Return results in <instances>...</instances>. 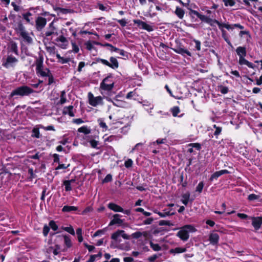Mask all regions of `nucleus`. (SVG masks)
<instances>
[{
    "instance_id": "f257e3e1",
    "label": "nucleus",
    "mask_w": 262,
    "mask_h": 262,
    "mask_svg": "<svg viewBox=\"0 0 262 262\" xmlns=\"http://www.w3.org/2000/svg\"><path fill=\"white\" fill-rule=\"evenodd\" d=\"M121 237L124 239H129L130 236L125 233L123 230H118L111 235L112 241L110 246L112 248L118 247L122 242Z\"/></svg>"
},
{
    "instance_id": "f03ea898",
    "label": "nucleus",
    "mask_w": 262,
    "mask_h": 262,
    "mask_svg": "<svg viewBox=\"0 0 262 262\" xmlns=\"http://www.w3.org/2000/svg\"><path fill=\"white\" fill-rule=\"evenodd\" d=\"M196 231L195 228L191 225H187L183 226L180 230L177 233V236L183 241H186L189 237V233L194 232Z\"/></svg>"
},
{
    "instance_id": "7ed1b4c3",
    "label": "nucleus",
    "mask_w": 262,
    "mask_h": 262,
    "mask_svg": "<svg viewBox=\"0 0 262 262\" xmlns=\"http://www.w3.org/2000/svg\"><path fill=\"white\" fill-rule=\"evenodd\" d=\"M33 90H32L30 87L26 85H23L18 87L14 89V90H13L10 96L11 97H12L14 96L17 95L21 97H23L25 96H28L30 94L33 93Z\"/></svg>"
},
{
    "instance_id": "20e7f679",
    "label": "nucleus",
    "mask_w": 262,
    "mask_h": 262,
    "mask_svg": "<svg viewBox=\"0 0 262 262\" xmlns=\"http://www.w3.org/2000/svg\"><path fill=\"white\" fill-rule=\"evenodd\" d=\"M15 31L25 41L29 43L32 42V38L29 36V33L26 30L25 27L21 22H19L17 24V27L15 28Z\"/></svg>"
},
{
    "instance_id": "39448f33",
    "label": "nucleus",
    "mask_w": 262,
    "mask_h": 262,
    "mask_svg": "<svg viewBox=\"0 0 262 262\" xmlns=\"http://www.w3.org/2000/svg\"><path fill=\"white\" fill-rule=\"evenodd\" d=\"M196 15L201 20L210 24L212 26H214V23L216 24L220 28H221V27L222 26V24L217 20L210 18L207 16L200 14L198 12H196Z\"/></svg>"
},
{
    "instance_id": "423d86ee",
    "label": "nucleus",
    "mask_w": 262,
    "mask_h": 262,
    "mask_svg": "<svg viewBox=\"0 0 262 262\" xmlns=\"http://www.w3.org/2000/svg\"><path fill=\"white\" fill-rule=\"evenodd\" d=\"M89 102L93 106H97L103 104L102 98L101 96L94 97L91 93L88 94Z\"/></svg>"
},
{
    "instance_id": "0eeeda50",
    "label": "nucleus",
    "mask_w": 262,
    "mask_h": 262,
    "mask_svg": "<svg viewBox=\"0 0 262 262\" xmlns=\"http://www.w3.org/2000/svg\"><path fill=\"white\" fill-rule=\"evenodd\" d=\"M18 62V59L12 56H8L5 61L3 62V66L8 69L14 67Z\"/></svg>"
},
{
    "instance_id": "6e6552de",
    "label": "nucleus",
    "mask_w": 262,
    "mask_h": 262,
    "mask_svg": "<svg viewBox=\"0 0 262 262\" xmlns=\"http://www.w3.org/2000/svg\"><path fill=\"white\" fill-rule=\"evenodd\" d=\"M47 20L45 18L38 16L35 20V27L37 31H40L45 27Z\"/></svg>"
},
{
    "instance_id": "1a4fd4ad",
    "label": "nucleus",
    "mask_w": 262,
    "mask_h": 262,
    "mask_svg": "<svg viewBox=\"0 0 262 262\" xmlns=\"http://www.w3.org/2000/svg\"><path fill=\"white\" fill-rule=\"evenodd\" d=\"M109 81V77H107L105 78L102 82L100 84V88L105 91H111L114 87V83H110L108 82Z\"/></svg>"
},
{
    "instance_id": "9d476101",
    "label": "nucleus",
    "mask_w": 262,
    "mask_h": 262,
    "mask_svg": "<svg viewBox=\"0 0 262 262\" xmlns=\"http://www.w3.org/2000/svg\"><path fill=\"white\" fill-rule=\"evenodd\" d=\"M252 225L255 230H258L260 228L262 224V217H252Z\"/></svg>"
},
{
    "instance_id": "9b49d317",
    "label": "nucleus",
    "mask_w": 262,
    "mask_h": 262,
    "mask_svg": "<svg viewBox=\"0 0 262 262\" xmlns=\"http://www.w3.org/2000/svg\"><path fill=\"white\" fill-rule=\"evenodd\" d=\"M209 240L212 245H216L219 240V235L216 233H211L209 235Z\"/></svg>"
},
{
    "instance_id": "f8f14e48",
    "label": "nucleus",
    "mask_w": 262,
    "mask_h": 262,
    "mask_svg": "<svg viewBox=\"0 0 262 262\" xmlns=\"http://www.w3.org/2000/svg\"><path fill=\"white\" fill-rule=\"evenodd\" d=\"M117 97L118 96L114 99V101L113 102V105L120 107H126L127 103L124 101L118 100L117 99Z\"/></svg>"
},
{
    "instance_id": "ddd939ff",
    "label": "nucleus",
    "mask_w": 262,
    "mask_h": 262,
    "mask_svg": "<svg viewBox=\"0 0 262 262\" xmlns=\"http://www.w3.org/2000/svg\"><path fill=\"white\" fill-rule=\"evenodd\" d=\"M120 215L116 214L113 215V220L110 222L109 226H112L115 224L121 225L123 223V220L120 219Z\"/></svg>"
},
{
    "instance_id": "4468645a",
    "label": "nucleus",
    "mask_w": 262,
    "mask_h": 262,
    "mask_svg": "<svg viewBox=\"0 0 262 262\" xmlns=\"http://www.w3.org/2000/svg\"><path fill=\"white\" fill-rule=\"evenodd\" d=\"M236 52L239 58L245 57L247 55L246 49L245 47H238L236 49Z\"/></svg>"
},
{
    "instance_id": "2eb2a0df",
    "label": "nucleus",
    "mask_w": 262,
    "mask_h": 262,
    "mask_svg": "<svg viewBox=\"0 0 262 262\" xmlns=\"http://www.w3.org/2000/svg\"><path fill=\"white\" fill-rule=\"evenodd\" d=\"M238 63L240 65H246L250 68L254 69L255 67V66L252 63L246 60L245 57L239 58Z\"/></svg>"
},
{
    "instance_id": "dca6fc26",
    "label": "nucleus",
    "mask_w": 262,
    "mask_h": 262,
    "mask_svg": "<svg viewBox=\"0 0 262 262\" xmlns=\"http://www.w3.org/2000/svg\"><path fill=\"white\" fill-rule=\"evenodd\" d=\"M229 172L226 169L224 170H221L218 171H216L214 172L210 177V181H212L213 179H216L221 176L224 174L228 173Z\"/></svg>"
},
{
    "instance_id": "f3484780",
    "label": "nucleus",
    "mask_w": 262,
    "mask_h": 262,
    "mask_svg": "<svg viewBox=\"0 0 262 262\" xmlns=\"http://www.w3.org/2000/svg\"><path fill=\"white\" fill-rule=\"evenodd\" d=\"M56 28L54 26L53 22H52L49 24L48 30L46 32L45 35L47 37L50 36L54 34Z\"/></svg>"
},
{
    "instance_id": "a211bd4d",
    "label": "nucleus",
    "mask_w": 262,
    "mask_h": 262,
    "mask_svg": "<svg viewBox=\"0 0 262 262\" xmlns=\"http://www.w3.org/2000/svg\"><path fill=\"white\" fill-rule=\"evenodd\" d=\"M107 206L110 209L115 212H121V211H123V209L121 207L113 203H109Z\"/></svg>"
},
{
    "instance_id": "6ab92c4d",
    "label": "nucleus",
    "mask_w": 262,
    "mask_h": 262,
    "mask_svg": "<svg viewBox=\"0 0 262 262\" xmlns=\"http://www.w3.org/2000/svg\"><path fill=\"white\" fill-rule=\"evenodd\" d=\"M174 51L177 53L180 54L183 56H185V54L189 56H191V54L189 51L181 47H179L177 48V49H174Z\"/></svg>"
},
{
    "instance_id": "aec40b11",
    "label": "nucleus",
    "mask_w": 262,
    "mask_h": 262,
    "mask_svg": "<svg viewBox=\"0 0 262 262\" xmlns=\"http://www.w3.org/2000/svg\"><path fill=\"white\" fill-rule=\"evenodd\" d=\"M63 113L65 115L68 114L71 117L74 116V113L73 112V106L70 105L67 107H64L63 109Z\"/></svg>"
},
{
    "instance_id": "412c9836",
    "label": "nucleus",
    "mask_w": 262,
    "mask_h": 262,
    "mask_svg": "<svg viewBox=\"0 0 262 262\" xmlns=\"http://www.w3.org/2000/svg\"><path fill=\"white\" fill-rule=\"evenodd\" d=\"M56 41L57 42L60 41L62 43V44L60 45V47L62 48H65L68 45V41L67 38L63 35H60L59 37L57 38L56 39Z\"/></svg>"
},
{
    "instance_id": "4be33fe9",
    "label": "nucleus",
    "mask_w": 262,
    "mask_h": 262,
    "mask_svg": "<svg viewBox=\"0 0 262 262\" xmlns=\"http://www.w3.org/2000/svg\"><path fill=\"white\" fill-rule=\"evenodd\" d=\"M32 15V13L30 12H27L22 14L23 18L27 23L33 25L32 19L30 18Z\"/></svg>"
},
{
    "instance_id": "5701e85b",
    "label": "nucleus",
    "mask_w": 262,
    "mask_h": 262,
    "mask_svg": "<svg viewBox=\"0 0 262 262\" xmlns=\"http://www.w3.org/2000/svg\"><path fill=\"white\" fill-rule=\"evenodd\" d=\"M147 235L148 233L146 231H144L143 232L137 231L132 234L130 236H132L134 238L137 239L141 237L142 236H144V237H146L147 236Z\"/></svg>"
},
{
    "instance_id": "b1692460",
    "label": "nucleus",
    "mask_w": 262,
    "mask_h": 262,
    "mask_svg": "<svg viewBox=\"0 0 262 262\" xmlns=\"http://www.w3.org/2000/svg\"><path fill=\"white\" fill-rule=\"evenodd\" d=\"M36 72L38 71H40L43 69V58L42 57H40L36 60Z\"/></svg>"
},
{
    "instance_id": "393cba45",
    "label": "nucleus",
    "mask_w": 262,
    "mask_h": 262,
    "mask_svg": "<svg viewBox=\"0 0 262 262\" xmlns=\"http://www.w3.org/2000/svg\"><path fill=\"white\" fill-rule=\"evenodd\" d=\"M110 61L111 63H110V67L113 68V69H117L119 67V63L116 58L111 57L110 58Z\"/></svg>"
},
{
    "instance_id": "a878e982",
    "label": "nucleus",
    "mask_w": 262,
    "mask_h": 262,
    "mask_svg": "<svg viewBox=\"0 0 262 262\" xmlns=\"http://www.w3.org/2000/svg\"><path fill=\"white\" fill-rule=\"evenodd\" d=\"M175 14L177 15V16L180 18L182 19L183 18L185 12L183 9H182L181 8L177 7L176 9L175 10Z\"/></svg>"
},
{
    "instance_id": "bb28decb",
    "label": "nucleus",
    "mask_w": 262,
    "mask_h": 262,
    "mask_svg": "<svg viewBox=\"0 0 262 262\" xmlns=\"http://www.w3.org/2000/svg\"><path fill=\"white\" fill-rule=\"evenodd\" d=\"M186 249L184 248L177 247L174 249H172L170 250V253H181L186 252Z\"/></svg>"
},
{
    "instance_id": "cd10ccee",
    "label": "nucleus",
    "mask_w": 262,
    "mask_h": 262,
    "mask_svg": "<svg viewBox=\"0 0 262 262\" xmlns=\"http://www.w3.org/2000/svg\"><path fill=\"white\" fill-rule=\"evenodd\" d=\"M110 50L112 52L115 51H119V55L122 56H127L126 52H125L124 50L117 48L113 46L112 45V47L110 48Z\"/></svg>"
},
{
    "instance_id": "c85d7f7f",
    "label": "nucleus",
    "mask_w": 262,
    "mask_h": 262,
    "mask_svg": "<svg viewBox=\"0 0 262 262\" xmlns=\"http://www.w3.org/2000/svg\"><path fill=\"white\" fill-rule=\"evenodd\" d=\"M78 208L77 207H75V206H64L62 209V211L63 212H71V211H76L77 210Z\"/></svg>"
},
{
    "instance_id": "c756f323",
    "label": "nucleus",
    "mask_w": 262,
    "mask_h": 262,
    "mask_svg": "<svg viewBox=\"0 0 262 262\" xmlns=\"http://www.w3.org/2000/svg\"><path fill=\"white\" fill-rule=\"evenodd\" d=\"M189 197L190 193L189 192L185 193L182 195V202L185 205H187L188 204Z\"/></svg>"
},
{
    "instance_id": "7c9ffc66",
    "label": "nucleus",
    "mask_w": 262,
    "mask_h": 262,
    "mask_svg": "<svg viewBox=\"0 0 262 262\" xmlns=\"http://www.w3.org/2000/svg\"><path fill=\"white\" fill-rule=\"evenodd\" d=\"M36 72L39 74L42 77H48L51 74L50 70L48 69H46L45 71H43L42 69L40 71H38Z\"/></svg>"
},
{
    "instance_id": "2f4dec72",
    "label": "nucleus",
    "mask_w": 262,
    "mask_h": 262,
    "mask_svg": "<svg viewBox=\"0 0 262 262\" xmlns=\"http://www.w3.org/2000/svg\"><path fill=\"white\" fill-rule=\"evenodd\" d=\"M78 132L83 133L84 134H89L91 133V129L87 126H83L78 129Z\"/></svg>"
},
{
    "instance_id": "473e14b6",
    "label": "nucleus",
    "mask_w": 262,
    "mask_h": 262,
    "mask_svg": "<svg viewBox=\"0 0 262 262\" xmlns=\"http://www.w3.org/2000/svg\"><path fill=\"white\" fill-rule=\"evenodd\" d=\"M149 245L150 246V247L155 251H159L161 250V247L158 244H154L153 242L150 241L149 242Z\"/></svg>"
},
{
    "instance_id": "72a5a7b5",
    "label": "nucleus",
    "mask_w": 262,
    "mask_h": 262,
    "mask_svg": "<svg viewBox=\"0 0 262 262\" xmlns=\"http://www.w3.org/2000/svg\"><path fill=\"white\" fill-rule=\"evenodd\" d=\"M10 50L15 54L18 55L17 46L15 42H12L10 45Z\"/></svg>"
},
{
    "instance_id": "f704fd0d",
    "label": "nucleus",
    "mask_w": 262,
    "mask_h": 262,
    "mask_svg": "<svg viewBox=\"0 0 262 262\" xmlns=\"http://www.w3.org/2000/svg\"><path fill=\"white\" fill-rule=\"evenodd\" d=\"M66 101L67 98L66 97V92L64 91H63L61 92L60 99L59 102L61 104H63L64 103H66Z\"/></svg>"
},
{
    "instance_id": "c9c22d12",
    "label": "nucleus",
    "mask_w": 262,
    "mask_h": 262,
    "mask_svg": "<svg viewBox=\"0 0 262 262\" xmlns=\"http://www.w3.org/2000/svg\"><path fill=\"white\" fill-rule=\"evenodd\" d=\"M159 225L160 226H173V224L171 223L169 221H165V220H161L159 222Z\"/></svg>"
},
{
    "instance_id": "e433bc0d",
    "label": "nucleus",
    "mask_w": 262,
    "mask_h": 262,
    "mask_svg": "<svg viewBox=\"0 0 262 262\" xmlns=\"http://www.w3.org/2000/svg\"><path fill=\"white\" fill-rule=\"evenodd\" d=\"M63 184L65 186V190L66 191H70L72 189L71 184L69 183V181L65 180L63 182Z\"/></svg>"
},
{
    "instance_id": "4c0bfd02",
    "label": "nucleus",
    "mask_w": 262,
    "mask_h": 262,
    "mask_svg": "<svg viewBox=\"0 0 262 262\" xmlns=\"http://www.w3.org/2000/svg\"><path fill=\"white\" fill-rule=\"evenodd\" d=\"M171 112L173 117L177 116L178 114L180 112V108L178 106H174L171 108Z\"/></svg>"
},
{
    "instance_id": "58836bf2",
    "label": "nucleus",
    "mask_w": 262,
    "mask_h": 262,
    "mask_svg": "<svg viewBox=\"0 0 262 262\" xmlns=\"http://www.w3.org/2000/svg\"><path fill=\"white\" fill-rule=\"evenodd\" d=\"M32 136L36 138H40V133L38 128H34L33 129Z\"/></svg>"
},
{
    "instance_id": "ea45409f",
    "label": "nucleus",
    "mask_w": 262,
    "mask_h": 262,
    "mask_svg": "<svg viewBox=\"0 0 262 262\" xmlns=\"http://www.w3.org/2000/svg\"><path fill=\"white\" fill-rule=\"evenodd\" d=\"M142 28L143 29H144L145 30H147L148 32H151L154 30L153 27L147 24L146 23L144 22V25L142 26Z\"/></svg>"
},
{
    "instance_id": "a19ab883",
    "label": "nucleus",
    "mask_w": 262,
    "mask_h": 262,
    "mask_svg": "<svg viewBox=\"0 0 262 262\" xmlns=\"http://www.w3.org/2000/svg\"><path fill=\"white\" fill-rule=\"evenodd\" d=\"M64 244L68 247H70L72 246L71 241L69 236L65 235L64 236Z\"/></svg>"
},
{
    "instance_id": "79ce46f5",
    "label": "nucleus",
    "mask_w": 262,
    "mask_h": 262,
    "mask_svg": "<svg viewBox=\"0 0 262 262\" xmlns=\"http://www.w3.org/2000/svg\"><path fill=\"white\" fill-rule=\"evenodd\" d=\"M218 89L223 94H227L228 92V88L222 85L219 86Z\"/></svg>"
},
{
    "instance_id": "37998d69",
    "label": "nucleus",
    "mask_w": 262,
    "mask_h": 262,
    "mask_svg": "<svg viewBox=\"0 0 262 262\" xmlns=\"http://www.w3.org/2000/svg\"><path fill=\"white\" fill-rule=\"evenodd\" d=\"M226 6H233L235 4L234 0H223Z\"/></svg>"
},
{
    "instance_id": "c03bdc74",
    "label": "nucleus",
    "mask_w": 262,
    "mask_h": 262,
    "mask_svg": "<svg viewBox=\"0 0 262 262\" xmlns=\"http://www.w3.org/2000/svg\"><path fill=\"white\" fill-rule=\"evenodd\" d=\"M98 121L99 122V126L105 129V130H106L107 129V126L106 125V123L101 119H99L98 120Z\"/></svg>"
},
{
    "instance_id": "a18cd8bd",
    "label": "nucleus",
    "mask_w": 262,
    "mask_h": 262,
    "mask_svg": "<svg viewBox=\"0 0 262 262\" xmlns=\"http://www.w3.org/2000/svg\"><path fill=\"white\" fill-rule=\"evenodd\" d=\"M166 140L165 139H159L158 140H156V142H151L150 143V146H152V145H155L156 144H162V143H164L165 142V141Z\"/></svg>"
},
{
    "instance_id": "49530a36",
    "label": "nucleus",
    "mask_w": 262,
    "mask_h": 262,
    "mask_svg": "<svg viewBox=\"0 0 262 262\" xmlns=\"http://www.w3.org/2000/svg\"><path fill=\"white\" fill-rule=\"evenodd\" d=\"M49 226L54 231H56L58 229V226L56 224L55 222L53 221H51L49 223Z\"/></svg>"
},
{
    "instance_id": "de8ad7c7",
    "label": "nucleus",
    "mask_w": 262,
    "mask_h": 262,
    "mask_svg": "<svg viewBox=\"0 0 262 262\" xmlns=\"http://www.w3.org/2000/svg\"><path fill=\"white\" fill-rule=\"evenodd\" d=\"M203 187H204L203 182H200L196 188V191H198L199 193H201L202 191Z\"/></svg>"
},
{
    "instance_id": "09e8293b",
    "label": "nucleus",
    "mask_w": 262,
    "mask_h": 262,
    "mask_svg": "<svg viewBox=\"0 0 262 262\" xmlns=\"http://www.w3.org/2000/svg\"><path fill=\"white\" fill-rule=\"evenodd\" d=\"M11 5L13 6L14 10L16 12H18L22 9L21 7L17 5L15 2H12Z\"/></svg>"
},
{
    "instance_id": "8fccbe9b",
    "label": "nucleus",
    "mask_w": 262,
    "mask_h": 262,
    "mask_svg": "<svg viewBox=\"0 0 262 262\" xmlns=\"http://www.w3.org/2000/svg\"><path fill=\"white\" fill-rule=\"evenodd\" d=\"M64 230L70 233L72 235H75V231L72 227H67L64 228Z\"/></svg>"
},
{
    "instance_id": "3c124183",
    "label": "nucleus",
    "mask_w": 262,
    "mask_h": 262,
    "mask_svg": "<svg viewBox=\"0 0 262 262\" xmlns=\"http://www.w3.org/2000/svg\"><path fill=\"white\" fill-rule=\"evenodd\" d=\"M133 162L130 159H128L125 162L124 165L126 168H129L132 166Z\"/></svg>"
},
{
    "instance_id": "603ef678",
    "label": "nucleus",
    "mask_w": 262,
    "mask_h": 262,
    "mask_svg": "<svg viewBox=\"0 0 262 262\" xmlns=\"http://www.w3.org/2000/svg\"><path fill=\"white\" fill-rule=\"evenodd\" d=\"M158 214L162 217H164L166 216L170 215H173L174 214V212L170 213L169 211L165 213L158 212Z\"/></svg>"
},
{
    "instance_id": "864d4df0",
    "label": "nucleus",
    "mask_w": 262,
    "mask_h": 262,
    "mask_svg": "<svg viewBox=\"0 0 262 262\" xmlns=\"http://www.w3.org/2000/svg\"><path fill=\"white\" fill-rule=\"evenodd\" d=\"M213 127L216 129L214 133L215 136H218L222 131V128L220 127L216 126V125H214Z\"/></svg>"
},
{
    "instance_id": "5fc2aeb1",
    "label": "nucleus",
    "mask_w": 262,
    "mask_h": 262,
    "mask_svg": "<svg viewBox=\"0 0 262 262\" xmlns=\"http://www.w3.org/2000/svg\"><path fill=\"white\" fill-rule=\"evenodd\" d=\"M90 143L91 146L93 148H97V145L98 144V141H97L95 140H92L90 141Z\"/></svg>"
},
{
    "instance_id": "6e6d98bb",
    "label": "nucleus",
    "mask_w": 262,
    "mask_h": 262,
    "mask_svg": "<svg viewBox=\"0 0 262 262\" xmlns=\"http://www.w3.org/2000/svg\"><path fill=\"white\" fill-rule=\"evenodd\" d=\"M70 164L66 165L64 164H59L58 166L55 168L56 170L60 169H66L68 167H69Z\"/></svg>"
},
{
    "instance_id": "4d7b16f0",
    "label": "nucleus",
    "mask_w": 262,
    "mask_h": 262,
    "mask_svg": "<svg viewBox=\"0 0 262 262\" xmlns=\"http://www.w3.org/2000/svg\"><path fill=\"white\" fill-rule=\"evenodd\" d=\"M49 230V227L47 225H45L43 228V234L45 236H46L48 235Z\"/></svg>"
},
{
    "instance_id": "13d9d810",
    "label": "nucleus",
    "mask_w": 262,
    "mask_h": 262,
    "mask_svg": "<svg viewBox=\"0 0 262 262\" xmlns=\"http://www.w3.org/2000/svg\"><path fill=\"white\" fill-rule=\"evenodd\" d=\"M112 180V175L110 174H107L103 180V183H107L111 181Z\"/></svg>"
},
{
    "instance_id": "bf43d9fd",
    "label": "nucleus",
    "mask_w": 262,
    "mask_h": 262,
    "mask_svg": "<svg viewBox=\"0 0 262 262\" xmlns=\"http://www.w3.org/2000/svg\"><path fill=\"white\" fill-rule=\"evenodd\" d=\"M93 210V208L91 206L87 207L82 212V214H85L88 212H91Z\"/></svg>"
},
{
    "instance_id": "052dcab7",
    "label": "nucleus",
    "mask_w": 262,
    "mask_h": 262,
    "mask_svg": "<svg viewBox=\"0 0 262 262\" xmlns=\"http://www.w3.org/2000/svg\"><path fill=\"white\" fill-rule=\"evenodd\" d=\"M133 22L136 24H137L138 26H141V27H142V26L144 25V22L141 20H139V19H134L133 20Z\"/></svg>"
},
{
    "instance_id": "680f3d73",
    "label": "nucleus",
    "mask_w": 262,
    "mask_h": 262,
    "mask_svg": "<svg viewBox=\"0 0 262 262\" xmlns=\"http://www.w3.org/2000/svg\"><path fill=\"white\" fill-rule=\"evenodd\" d=\"M98 61L101 62L102 64L106 65L110 67V63L106 60L103 59H99Z\"/></svg>"
},
{
    "instance_id": "e2e57ef3",
    "label": "nucleus",
    "mask_w": 262,
    "mask_h": 262,
    "mask_svg": "<svg viewBox=\"0 0 262 262\" xmlns=\"http://www.w3.org/2000/svg\"><path fill=\"white\" fill-rule=\"evenodd\" d=\"M153 221H154L153 218H151V217L148 218L146 220H145V221H144L143 223L144 225H150L152 223Z\"/></svg>"
},
{
    "instance_id": "0e129e2a",
    "label": "nucleus",
    "mask_w": 262,
    "mask_h": 262,
    "mask_svg": "<svg viewBox=\"0 0 262 262\" xmlns=\"http://www.w3.org/2000/svg\"><path fill=\"white\" fill-rule=\"evenodd\" d=\"M85 64L84 62H80L77 69L78 71L80 72L82 71V69L85 66Z\"/></svg>"
},
{
    "instance_id": "69168bd1",
    "label": "nucleus",
    "mask_w": 262,
    "mask_h": 262,
    "mask_svg": "<svg viewBox=\"0 0 262 262\" xmlns=\"http://www.w3.org/2000/svg\"><path fill=\"white\" fill-rule=\"evenodd\" d=\"M48 85H51V84L54 83V78H53L52 74L49 75L48 76Z\"/></svg>"
},
{
    "instance_id": "338daca9",
    "label": "nucleus",
    "mask_w": 262,
    "mask_h": 262,
    "mask_svg": "<svg viewBox=\"0 0 262 262\" xmlns=\"http://www.w3.org/2000/svg\"><path fill=\"white\" fill-rule=\"evenodd\" d=\"M117 21L120 24V25L122 27H124L126 25L127 22L125 19H122L118 20Z\"/></svg>"
},
{
    "instance_id": "774afa93",
    "label": "nucleus",
    "mask_w": 262,
    "mask_h": 262,
    "mask_svg": "<svg viewBox=\"0 0 262 262\" xmlns=\"http://www.w3.org/2000/svg\"><path fill=\"white\" fill-rule=\"evenodd\" d=\"M158 258V256L156 254H154L148 258V260L150 262H154L155 260Z\"/></svg>"
}]
</instances>
